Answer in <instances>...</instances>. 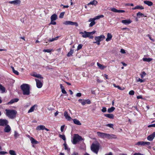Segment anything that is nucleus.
Listing matches in <instances>:
<instances>
[{"label": "nucleus", "mask_w": 155, "mask_h": 155, "mask_svg": "<svg viewBox=\"0 0 155 155\" xmlns=\"http://www.w3.org/2000/svg\"><path fill=\"white\" fill-rule=\"evenodd\" d=\"M101 111L103 112H105L107 111V109L105 107H103L101 110Z\"/></svg>", "instance_id": "obj_53"}, {"label": "nucleus", "mask_w": 155, "mask_h": 155, "mask_svg": "<svg viewBox=\"0 0 155 155\" xmlns=\"http://www.w3.org/2000/svg\"><path fill=\"white\" fill-rule=\"evenodd\" d=\"M113 86H114L115 87H117V88L118 89H119L120 90H123L124 88H123V89H122L121 87L119 86L118 85H117V86L115 84H113Z\"/></svg>", "instance_id": "obj_44"}, {"label": "nucleus", "mask_w": 155, "mask_h": 155, "mask_svg": "<svg viewBox=\"0 0 155 155\" xmlns=\"http://www.w3.org/2000/svg\"><path fill=\"white\" fill-rule=\"evenodd\" d=\"M107 138L108 139H115L117 138V136L113 134H107Z\"/></svg>", "instance_id": "obj_13"}, {"label": "nucleus", "mask_w": 155, "mask_h": 155, "mask_svg": "<svg viewBox=\"0 0 155 155\" xmlns=\"http://www.w3.org/2000/svg\"><path fill=\"white\" fill-rule=\"evenodd\" d=\"M144 3L146 5H147L148 6H151L153 5V3L152 2L148 1H144Z\"/></svg>", "instance_id": "obj_25"}, {"label": "nucleus", "mask_w": 155, "mask_h": 155, "mask_svg": "<svg viewBox=\"0 0 155 155\" xmlns=\"http://www.w3.org/2000/svg\"><path fill=\"white\" fill-rule=\"evenodd\" d=\"M140 75L141 78H143V77L146 76V74L144 71H143L140 74Z\"/></svg>", "instance_id": "obj_40"}, {"label": "nucleus", "mask_w": 155, "mask_h": 155, "mask_svg": "<svg viewBox=\"0 0 155 155\" xmlns=\"http://www.w3.org/2000/svg\"><path fill=\"white\" fill-rule=\"evenodd\" d=\"M106 126L109 127L110 128H113V127L114 126V125L113 124H107L106 125Z\"/></svg>", "instance_id": "obj_47"}, {"label": "nucleus", "mask_w": 155, "mask_h": 155, "mask_svg": "<svg viewBox=\"0 0 155 155\" xmlns=\"http://www.w3.org/2000/svg\"><path fill=\"white\" fill-rule=\"evenodd\" d=\"M30 140L31 143L33 144H37L38 143V142L32 137H30Z\"/></svg>", "instance_id": "obj_20"}, {"label": "nucleus", "mask_w": 155, "mask_h": 155, "mask_svg": "<svg viewBox=\"0 0 155 155\" xmlns=\"http://www.w3.org/2000/svg\"><path fill=\"white\" fill-rule=\"evenodd\" d=\"M57 18V15L54 14L52 15L51 17V21H55Z\"/></svg>", "instance_id": "obj_26"}, {"label": "nucleus", "mask_w": 155, "mask_h": 155, "mask_svg": "<svg viewBox=\"0 0 155 155\" xmlns=\"http://www.w3.org/2000/svg\"><path fill=\"white\" fill-rule=\"evenodd\" d=\"M8 123V121L6 119H0V126H4L7 125Z\"/></svg>", "instance_id": "obj_7"}, {"label": "nucleus", "mask_w": 155, "mask_h": 155, "mask_svg": "<svg viewBox=\"0 0 155 155\" xmlns=\"http://www.w3.org/2000/svg\"><path fill=\"white\" fill-rule=\"evenodd\" d=\"M9 153L11 155H16V153L13 150H10Z\"/></svg>", "instance_id": "obj_42"}, {"label": "nucleus", "mask_w": 155, "mask_h": 155, "mask_svg": "<svg viewBox=\"0 0 155 155\" xmlns=\"http://www.w3.org/2000/svg\"><path fill=\"white\" fill-rule=\"evenodd\" d=\"M105 38V36L104 35H101L99 36H96L94 38L96 41H101Z\"/></svg>", "instance_id": "obj_8"}, {"label": "nucleus", "mask_w": 155, "mask_h": 155, "mask_svg": "<svg viewBox=\"0 0 155 155\" xmlns=\"http://www.w3.org/2000/svg\"><path fill=\"white\" fill-rule=\"evenodd\" d=\"M137 15L138 16H140L142 17H146V16H145L143 14H142V13H141L140 12H138L137 14Z\"/></svg>", "instance_id": "obj_41"}, {"label": "nucleus", "mask_w": 155, "mask_h": 155, "mask_svg": "<svg viewBox=\"0 0 155 155\" xmlns=\"http://www.w3.org/2000/svg\"><path fill=\"white\" fill-rule=\"evenodd\" d=\"M97 3L98 2L94 0L88 3V5H91L96 6L97 4Z\"/></svg>", "instance_id": "obj_23"}, {"label": "nucleus", "mask_w": 155, "mask_h": 155, "mask_svg": "<svg viewBox=\"0 0 155 155\" xmlns=\"http://www.w3.org/2000/svg\"><path fill=\"white\" fill-rule=\"evenodd\" d=\"M34 76L36 78H40V79H42L43 78V77H42L40 74H36L35 75H34Z\"/></svg>", "instance_id": "obj_39"}, {"label": "nucleus", "mask_w": 155, "mask_h": 155, "mask_svg": "<svg viewBox=\"0 0 155 155\" xmlns=\"http://www.w3.org/2000/svg\"><path fill=\"white\" fill-rule=\"evenodd\" d=\"M56 23L55 21H51V22L50 23V24L53 25H55Z\"/></svg>", "instance_id": "obj_57"}, {"label": "nucleus", "mask_w": 155, "mask_h": 155, "mask_svg": "<svg viewBox=\"0 0 155 155\" xmlns=\"http://www.w3.org/2000/svg\"><path fill=\"white\" fill-rule=\"evenodd\" d=\"M5 115L9 118L14 119L16 117L17 111L13 109H5Z\"/></svg>", "instance_id": "obj_1"}, {"label": "nucleus", "mask_w": 155, "mask_h": 155, "mask_svg": "<svg viewBox=\"0 0 155 155\" xmlns=\"http://www.w3.org/2000/svg\"><path fill=\"white\" fill-rule=\"evenodd\" d=\"M82 46V45L81 44H79L78 45L77 47V50H78L81 49Z\"/></svg>", "instance_id": "obj_51"}, {"label": "nucleus", "mask_w": 155, "mask_h": 155, "mask_svg": "<svg viewBox=\"0 0 155 155\" xmlns=\"http://www.w3.org/2000/svg\"><path fill=\"white\" fill-rule=\"evenodd\" d=\"M13 72L17 75H18L19 74V72L17 71H16L15 70L13 71Z\"/></svg>", "instance_id": "obj_56"}, {"label": "nucleus", "mask_w": 155, "mask_h": 155, "mask_svg": "<svg viewBox=\"0 0 155 155\" xmlns=\"http://www.w3.org/2000/svg\"><path fill=\"white\" fill-rule=\"evenodd\" d=\"M96 32L95 31H94L91 32H88V37L91 39L93 38L94 36L92 35L94 34Z\"/></svg>", "instance_id": "obj_18"}, {"label": "nucleus", "mask_w": 155, "mask_h": 155, "mask_svg": "<svg viewBox=\"0 0 155 155\" xmlns=\"http://www.w3.org/2000/svg\"><path fill=\"white\" fill-rule=\"evenodd\" d=\"M45 126L43 125H40L37 127L36 130H44L45 129Z\"/></svg>", "instance_id": "obj_24"}, {"label": "nucleus", "mask_w": 155, "mask_h": 155, "mask_svg": "<svg viewBox=\"0 0 155 155\" xmlns=\"http://www.w3.org/2000/svg\"><path fill=\"white\" fill-rule=\"evenodd\" d=\"M150 143L149 142H145L144 141V146L147 145V146H149L150 145Z\"/></svg>", "instance_id": "obj_52"}, {"label": "nucleus", "mask_w": 155, "mask_h": 155, "mask_svg": "<svg viewBox=\"0 0 155 155\" xmlns=\"http://www.w3.org/2000/svg\"><path fill=\"white\" fill-rule=\"evenodd\" d=\"M59 137L61 138L63 140L65 141L66 140V137L64 135H59Z\"/></svg>", "instance_id": "obj_43"}, {"label": "nucleus", "mask_w": 155, "mask_h": 155, "mask_svg": "<svg viewBox=\"0 0 155 155\" xmlns=\"http://www.w3.org/2000/svg\"><path fill=\"white\" fill-rule=\"evenodd\" d=\"M132 22V21L130 19L123 20L121 21V22L124 25H128Z\"/></svg>", "instance_id": "obj_15"}, {"label": "nucleus", "mask_w": 155, "mask_h": 155, "mask_svg": "<svg viewBox=\"0 0 155 155\" xmlns=\"http://www.w3.org/2000/svg\"><path fill=\"white\" fill-rule=\"evenodd\" d=\"M129 94L130 95H133L134 94V92L133 90H131L129 91Z\"/></svg>", "instance_id": "obj_48"}, {"label": "nucleus", "mask_w": 155, "mask_h": 155, "mask_svg": "<svg viewBox=\"0 0 155 155\" xmlns=\"http://www.w3.org/2000/svg\"><path fill=\"white\" fill-rule=\"evenodd\" d=\"M71 155H78V153L77 152H74L71 154Z\"/></svg>", "instance_id": "obj_64"}, {"label": "nucleus", "mask_w": 155, "mask_h": 155, "mask_svg": "<svg viewBox=\"0 0 155 155\" xmlns=\"http://www.w3.org/2000/svg\"><path fill=\"white\" fill-rule=\"evenodd\" d=\"M115 109V108L113 107H111L110 108H109L107 110V112L109 113L113 112Z\"/></svg>", "instance_id": "obj_36"}, {"label": "nucleus", "mask_w": 155, "mask_h": 155, "mask_svg": "<svg viewBox=\"0 0 155 155\" xmlns=\"http://www.w3.org/2000/svg\"><path fill=\"white\" fill-rule=\"evenodd\" d=\"M78 101L81 103V104L83 105H84L85 104H87V100H82L79 99Z\"/></svg>", "instance_id": "obj_21"}, {"label": "nucleus", "mask_w": 155, "mask_h": 155, "mask_svg": "<svg viewBox=\"0 0 155 155\" xmlns=\"http://www.w3.org/2000/svg\"><path fill=\"white\" fill-rule=\"evenodd\" d=\"M100 144L97 142L93 143L91 146V150L94 153L97 154L99 150Z\"/></svg>", "instance_id": "obj_3"}, {"label": "nucleus", "mask_w": 155, "mask_h": 155, "mask_svg": "<svg viewBox=\"0 0 155 155\" xmlns=\"http://www.w3.org/2000/svg\"><path fill=\"white\" fill-rule=\"evenodd\" d=\"M63 145L64 147V149L65 150H67L68 148L67 147V144L66 143L65 141V143H64Z\"/></svg>", "instance_id": "obj_50"}, {"label": "nucleus", "mask_w": 155, "mask_h": 155, "mask_svg": "<svg viewBox=\"0 0 155 155\" xmlns=\"http://www.w3.org/2000/svg\"><path fill=\"white\" fill-rule=\"evenodd\" d=\"M97 134L99 137L101 138L104 139L107 138V133L98 132H97Z\"/></svg>", "instance_id": "obj_6"}, {"label": "nucleus", "mask_w": 155, "mask_h": 155, "mask_svg": "<svg viewBox=\"0 0 155 155\" xmlns=\"http://www.w3.org/2000/svg\"><path fill=\"white\" fill-rule=\"evenodd\" d=\"M0 91H2V93H4L5 92V88L2 85L0 84Z\"/></svg>", "instance_id": "obj_33"}, {"label": "nucleus", "mask_w": 155, "mask_h": 155, "mask_svg": "<svg viewBox=\"0 0 155 155\" xmlns=\"http://www.w3.org/2000/svg\"><path fill=\"white\" fill-rule=\"evenodd\" d=\"M142 59L143 61L148 62H149L153 60V59L150 58H143Z\"/></svg>", "instance_id": "obj_34"}, {"label": "nucleus", "mask_w": 155, "mask_h": 155, "mask_svg": "<svg viewBox=\"0 0 155 155\" xmlns=\"http://www.w3.org/2000/svg\"><path fill=\"white\" fill-rule=\"evenodd\" d=\"M120 52L122 54H124L125 53V50L123 49H121Z\"/></svg>", "instance_id": "obj_60"}, {"label": "nucleus", "mask_w": 155, "mask_h": 155, "mask_svg": "<svg viewBox=\"0 0 155 155\" xmlns=\"http://www.w3.org/2000/svg\"><path fill=\"white\" fill-rule=\"evenodd\" d=\"M104 16L103 15H101L95 16L94 18H93L94 21L98 19L104 17Z\"/></svg>", "instance_id": "obj_37"}, {"label": "nucleus", "mask_w": 155, "mask_h": 155, "mask_svg": "<svg viewBox=\"0 0 155 155\" xmlns=\"http://www.w3.org/2000/svg\"><path fill=\"white\" fill-rule=\"evenodd\" d=\"M133 155H144L143 154H141L140 153H135Z\"/></svg>", "instance_id": "obj_63"}, {"label": "nucleus", "mask_w": 155, "mask_h": 155, "mask_svg": "<svg viewBox=\"0 0 155 155\" xmlns=\"http://www.w3.org/2000/svg\"><path fill=\"white\" fill-rule=\"evenodd\" d=\"M110 10L116 13H124L125 12V11L124 10H117L115 8H111Z\"/></svg>", "instance_id": "obj_11"}, {"label": "nucleus", "mask_w": 155, "mask_h": 155, "mask_svg": "<svg viewBox=\"0 0 155 155\" xmlns=\"http://www.w3.org/2000/svg\"><path fill=\"white\" fill-rule=\"evenodd\" d=\"M19 136L20 134L18 133L16 131H15L14 136L15 139H16Z\"/></svg>", "instance_id": "obj_38"}, {"label": "nucleus", "mask_w": 155, "mask_h": 155, "mask_svg": "<svg viewBox=\"0 0 155 155\" xmlns=\"http://www.w3.org/2000/svg\"><path fill=\"white\" fill-rule=\"evenodd\" d=\"M88 21L89 22H91L90 23L89 25V27H91L93 26L96 23L94 20L92 18H91L89 19Z\"/></svg>", "instance_id": "obj_14"}, {"label": "nucleus", "mask_w": 155, "mask_h": 155, "mask_svg": "<svg viewBox=\"0 0 155 155\" xmlns=\"http://www.w3.org/2000/svg\"><path fill=\"white\" fill-rule=\"evenodd\" d=\"M64 13H65V12H61L59 15V18H63L64 16Z\"/></svg>", "instance_id": "obj_46"}, {"label": "nucleus", "mask_w": 155, "mask_h": 155, "mask_svg": "<svg viewBox=\"0 0 155 155\" xmlns=\"http://www.w3.org/2000/svg\"><path fill=\"white\" fill-rule=\"evenodd\" d=\"M62 92L64 94H67V92L65 90V89H63L61 90Z\"/></svg>", "instance_id": "obj_61"}, {"label": "nucleus", "mask_w": 155, "mask_h": 155, "mask_svg": "<svg viewBox=\"0 0 155 155\" xmlns=\"http://www.w3.org/2000/svg\"><path fill=\"white\" fill-rule=\"evenodd\" d=\"M97 66L99 68H100L101 69L103 70L104 68H105L106 67L103 65H102L100 64L98 62L97 63Z\"/></svg>", "instance_id": "obj_29"}, {"label": "nucleus", "mask_w": 155, "mask_h": 155, "mask_svg": "<svg viewBox=\"0 0 155 155\" xmlns=\"http://www.w3.org/2000/svg\"><path fill=\"white\" fill-rule=\"evenodd\" d=\"M155 137V132L153 133L152 134L148 136L147 137V139L150 141L153 140Z\"/></svg>", "instance_id": "obj_12"}, {"label": "nucleus", "mask_w": 155, "mask_h": 155, "mask_svg": "<svg viewBox=\"0 0 155 155\" xmlns=\"http://www.w3.org/2000/svg\"><path fill=\"white\" fill-rule=\"evenodd\" d=\"M37 106V105H34L32 107H31L30 109L28 110V113H30L31 112H33L35 108V107Z\"/></svg>", "instance_id": "obj_30"}, {"label": "nucleus", "mask_w": 155, "mask_h": 155, "mask_svg": "<svg viewBox=\"0 0 155 155\" xmlns=\"http://www.w3.org/2000/svg\"><path fill=\"white\" fill-rule=\"evenodd\" d=\"M64 125L62 126L61 127V132H63L64 128Z\"/></svg>", "instance_id": "obj_62"}, {"label": "nucleus", "mask_w": 155, "mask_h": 155, "mask_svg": "<svg viewBox=\"0 0 155 155\" xmlns=\"http://www.w3.org/2000/svg\"><path fill=\"white\" fill-rule=\"evenodd\" d=\"M20 87L23 95H28L30 94V87L29 85L26 84H23L21 85Z\"/></svg>", "instance_id": "obj_2"}, {"label": "nucleus", "mask_w": 155, "mask_h": 155, "mask_svg": "<svg viewBox=\"0 0 155 155\" xmlns=\"http://www.w3.org/2000/svg\"><path fill=\"white\" fill-rule=\"evenodd\" d=\"M72 120L74 124L78 125H80L81 124L79 120L75 119H73Z\"/></svg>", "instance_id": "obj_27"}, {"label": "nucleus", "mask_w": 155, "mask_h": 155, "mask_svg": "<svg viewBox=\"0 0 155 155\" xmlns=\"http://www.w3.org/2000/svg\"><path fill=\"white\" fill-rule=\"evenodd\" d=\"M52 49H44L43 50V51L45 52L50 53L52 51Z\"/></svg>", "instance_id": "obj_45"}, {"label": "nucleus", "mask_w": 155, "mask_h": 155, "mask_svg": "<svg viewBox=\"0 0 155 155\" xmlns=\"http://www.w3.org/2000/svg\"><path fill=\"white\" fill-rule=\"evenodd\" d=\"M7 153L5 151H0V155H4L5 154Z\"/></svg>", "instance_id": "obj_55"}, {"label": "nucleus", "mask_w": 155, "mask_h": 155, "mask_svg": "<svg viewBox=\"0 0 155 155\" xmlns=\"http://www.w3.org/2000/svg\"><path fill=\"white\" fill-rule=\"evenodd\" d=\"M104 116L110 119H113L114 118V115L112 114H105Z\"/></svg>", "instance_id": "obj_28"}, {"label": "nucleus", "mask_w": 155, "mask_h": 155, "mask_svg": "<svg viewBox=\"0 0 155 155\" xmlns=\"http://www.w3.org/2000/svg\"><path fill=\"white\" fill-rule=\"evenodd\" d=\"M83 140L82 137L78 134H75L74 135L73 141V143L74 144H76L78 142Z\"/></svg>", "instance_id": "obj_4"}, {"label": "nucleus", "mask_w": 155, "mask_h": 155, "mask_svg": "<svg viewBox=\"0 0 155 155\" xmlns=\"http://www.w3.org/2000/svg\"><path fill=\"white\" fill-rule=\"evenodd\" d=\"M64 24L65 25H75L76 27L78 26V23L76 22H73L70 21H66L64 23Z\"/></svg>", "instance_id": "obj_5"}, {"label": "nucleus", "mask_w": 155, "mask_h": 155, "mask_svg": "<svg viewBox=\"0 0 155 155\" xmlns=\"http://www.w3.org/2000/svg\"><path fill=\"white\" fill-rule=\"evenodd\" d=\"M137 82H140L141 83H142L144 82V80H143L140 79V78H139L137 80Z\"/></svg>", "instance_id": "obj_49"}, {"label": "nucleus", "mask_w": 155, "mask_h": 155, "mask_svg": "<svg viewBox=\"0 0 155 155\" xmlns=\"http://www.w3.org/2000/svg\"><path fill=\"white\" fill-rule=\"evenodd\" d=\"M144 9V8L142 5H138L135 7L132 8V10H134L136 9L143 10Z\"/></svg>", "instance_id": "obj_17"}, {"label": "nucleus", "mask_w": 155, "mask_h": 155, "mask_svg": "<svg viewBox=\"0 0 155 155\" xmlns=\"http://www.w3.org/2000/svg\"><path fill=\"white\" fill-rule=\"evenodd\" d=\"M81 96V94L80 93H78L77 94L76 96L78 97H80Z\"/></svg>", "instance_id": "obj_59"}, {"label": "nucleus", "mask_w": 155, "mask_h": 155, "mask_svg": "<svg viewBox=\"0 0 155 155\" xmlns=\"http://www.w3.org/2000/svg\"><path fill=\"white\" fill-rule=\"evenodd\" d=\"M14 103V100L13 99L11 100L8 103V104H11Z\"/></svg>", "instance_id": "obj_54"}, {"label": "nucleus", "mask_w": 155, "mask_h": 155, "mask_svg": "<svg viewBox=\"0 0 155 155\" xmlns=\"http://www.w3.org/2000/svg\"><path fill=\"white\" fill-rule=\"evenodd\" d=\"M80 34H81L82 36L84 38L87 37V32L86 31H84V33L83 32H80Z\"/></svg>", "instance_id": "obj_31"}, {"label": "nucleus", "mask_w": 155, "mask_h": 155, "mask_svg": "<svg viewBox=\"0 0 155 155\" xmlns=\"http://www.w3.org/2000/svg\"><path fill=\"white\" fill-rule=\"evenodd\" d=\"M74 52V50L72 49H71L70 51L68 52L67 54L68 57H70L72 55V54Z\"/></svg>", "instance_id": "obj_32"}, {"label": "nucleus", "mask_w": 155, "mask_h": 155, "mask_svg": "<svg viewBox=\"0 0 155 155\" xmlns=\"http://www.w3.org/2000/svg\"><path fill=\"white\" fill-rule=\"evenodd\" d=\"M20 0H15L13 1H9L8 3L11 4H13L14 5H19L21 3Z\"/></svg>", "instance_id": "obj_10"}, {"label": "nucleus", "mask_w": 155, "mask_h": 155, "mask_svg": "<svg viewBox=\"0 0 155 155\" xmlns=\"http://www.w3.org/2000/svg\"><path fill=\"white\" fill-rule=\"evenodd\" d=\"M148 127H155V124H152L149 125L148 126Z\"/></svg>", "instance_id": "obj_58"}, {"label": "nucleus", "mask_w": 155, "mask_h": 155, "mask_svg": "<svg viewBox=\"0 0 155 155\" xmlns=\"http://www.w3.org/2000/svg\"><path fill=\"white\" fill-rule=\"evenodd\" d=\"M11 130V128L10 126L8 125H6V126L5 127L4 131L5 132L8 133Z\"/></svg>", "instance_id": "obj_16"}, {"label": "nucleus", "mask_w": 155, "mask_h": 155, "mask_svg": "<svg viewBox=\"0 0 155 155\" xmlns=\"http://www.w3.org/2000/svg\"><path fill=\"white\" fill-rule=\"evenodd\" d=\"M136 145L138 146H144V141H139L137 142V143H136Z\"/></svg>", "instance_id": "obj_35"}, {"label": "nucleus", "mask_w": 155, "mask_h": 155, "mask_svg": "<svg viewBox=\"0 0 155 155\" xmlns=\"http://www.w3.org/2000/svg\"><path fill=\"white\" fill-rule=\"evenodd\" d=\"M64 116L66 119H67L68 120H70L71 119V117L68 115V113L66 111H64Z\"/></svg>", "instance_id": "obj_19"}, {"label": "nucleus", "mask_w": 155, "mask_h": 155, "mask_svg": "<svg viewBox=\"0 0 155 155\" xmlns=\"http://www.w3.org/2000/svg\"><path fill=\"white\" fill-rule=\"evenodd\" d=\"M35 80L36 83L37 87L38 88H41L42 86V82L38 79H35Z\"/></svg>", "instance_id": "obj_9"}, {"label": "nucleus", "mask_w": 155, "mask_h": 155, "mask_svg": "<svg viewBox=\"0 0 155 155\" xmlns=\"http://www.w3.org/2000/svg\"><path fill=\"white\" fill-rule=\"evenodd\" d=\"M112 37V35L110 33H107V38L106 39V41H110Z\"/></svg>", "instance_id": "obj_22"}]
</instances>
